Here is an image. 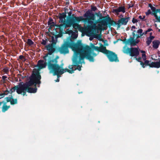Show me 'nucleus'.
<instances>
[{
  "label": "nucleus",
  "mask_w": 160,
  "mask_h": 160,
  "mask_svg": "<svg viewBox=\"0 0 160 160\" xmlns=\"http://www.w3.org/2000/svg\"><path fill=\"white\" fill-rule=\"evenodd\" d=\"M65 33L66 34H68L69 35H71L72 36L73 35V34H75V36L74 37V39L77 38V36L76 34L72 30H69V29H67V30L65 31Z\"/></svg>",
  "instance_id": "nucleus-21"
},
{
  "label": "nucleus",
  "mask_w": 160,
  "mask_h": 160,
  "mask_svg": "<svg viewBox=\"0 0 160 160\" xmlns=\"http://www.w3.org/2000/svg\"><path fill=\"white\" fill-rule=\"evenodd\" d=\"M152 34V33L151 32L150 33V36L147 38V41H146V43L147 45V46H149L151 44V42H152V40L155 37L152 36L151 35Z\"/></svg>",
  "instance_id": "nucleus-20"
},
{
  "label": "nucleus",
  "mask_w": 160,
  "mask_h": 160,
  "mask_svg": "<svg viewBox=\"0 0 160 160\" xmlns=\"http://www.w3.org/2000/svg\"><path fill=\"white\" fill-rule=\"evenodd\" d=\"M7 78V77L5 76H3L2 77V79H3V80L4 81H5L7 80L6 79Z\"/></svg>",
  "instance_id": "nucleus-43"
},
{
  "label": "nucleus",
  "mask_w": 160,
  "mask_h": 160,
  "mask_svg": "<svg viewBox=\"0 0 160 160\" xmlns=\"http://www.w3.org/2000/svg\"><path fill=\"white\" fill-rule=\"evenodd\" d=\"M59 78H58L57 79L55 80L56 82H59Z\"/></svg>",
  "instance_id": "nucleus-59"
},
{
  "label": "nucleus",
  "mask_w": 160,
  "mask_h": 160,
  "mask_svg": "<svg viewBox=\"0 0 160 160\" xmlns=\"http://www.w3.org/2000/svg\"><path fill=\"white\" fill-rule=\"evenodd\" d=\"M124 53L127 54H129L131 57H137L139 54L138 48H127L124 50Z\"/></svg>",
  "instance_id": "nucleus-10"
},
{
  "label": "nucleus",
  "mask_w": 160,
  "mask_h": 160,
  "mask_svg": "<svg viewBox=\"0 0 160 160\" xmlns=\"http://www.w3.org/2000/svg\"><path fill=\"white\" fill-rule=\"evenodd\" d=\"M136 28V27L134 26H132V29L131 30H132V29H135ZM137 28H136L137 29Z\"/></svg>",
  "instance_id": "nucleus-57"
},
{
  "label": "nucleus",
  "mask_w": 160,
  "mask_h": 160,
  "mask_svg": "<svg viewBox=\"0 0 160 160\" xmlns=\"http://www.w3.org/2000/svg\"><path fill=\"white\" fill-rule=\"evenodd\" d=\"M125 18L126 19V21H127V22H128V21L130 20V18L129 17Z\"/></svg>",
  "instance_id": "nucleus-49"
},
{
  "label": "nucleus",
  "mask_w": 160,
  "mask_h": 160,
  "mask_svg": "<svg viewBox=\"0 0 160 160\" xmlns=\"http://www.w3.org/2000/svg\"><path fill=\"white\" fill-rule=\"evenodd\" d=\"M12 95H10L9 97H6L5 99H6V100L7 101L6 102H10L11 99H12Z\"/></svg>",
  "instance_id": "nucleus-30"
},
{
  "label": "nucleus",
  "mask_w": 160,
  "mask_h": 160,
  "mask_svg": "<svg viewBox=\"0 0 160 160\" xmlns=\"http://www.w3.org/2000/svg\"><path fill=\"white\" fill-rule=\"evenodd\" d=\"M149 62L150 61H149L146 60L144 61V62H141L140 64L143 68H145L147 66H150V63H149Z\"/></svg>",
  "instance_id": "nucleus-24"
},
{
  "label": "nucleus",
  "mask_w": 160,
  "mask_h": 160,
  "mask_svg": "<svg viewBox=\"0 0 160 160\" xmlns=\"http://www.w3.org/2000/svg\"><path fill=\"white\" fill-rule=\"evenodd\" d=\"M160 14V16H158L157 15V14H155V15L154 16V17L155 18V19L157 20V22H160V12H158Z\"/></svg>",
  "instance_id": "nucleus-33"
},
{
  "label": "nucleus",
  "mask_w": 160,
  "mask_h": 160,
  "mask_svg": "<svg viewBox=\"0 0 160 160\" xmlns=\"http://www.w3.org/2000/svg\"><path fill=\"white\" fill-rule=\"evenodd\" d=\"M136 58V60L138 61V62H140V63H141V62H142L140 60L141 59V58L140 57H139L138 58Z\"/></svg>",
  "instance_id": "nucleus-42"
},
{
  "label": "nucleus",
  "mask_w": 160,
  "mask_h": 160,
  "mask_svg": "<svg viewBox=\"0 0 160 160\" xmlns=\"http://www.w3.org/2000/svg\"><path fill=\"white\" fill-rule=\"evenodd\" d=\"M108 50L106 49V48L102 44H100V47L99 48L98 50L99 52H102L105 54H106V53L108 51Z\"/></svg>",
  "instance_id": "nucleus-19"
},
{
  "label": "nucleus",
  "mask_w": 160,
  "mask_h": 160,
  "mask_svg": "<svg viewBox=\"0 0 160 160\" xmlns=\"http://www.w3.org/2000/svg\"><path fill=\"white\" fill-rule=\"evenodd\" d=\"M27 44L29 46H31L34 44V42L30 39H27Z\"/></svg>",
  "instance_id": "nucleus-31"
},
{
  "label": "nucleus",
  "mask_w": 160,
  "mask_h": 160,
  "mask_svg": "<svg viewBox=\"0 0 160 160\" xmlns=\"http://www.w3.org/2000/svg\"><path fill=\"white\" fill-rule=\"evenodd\" d=\"M7 102H4L2 108V111L3 112H5L7 111L8 108H10V106H7L6 105Z\"/></svg>",
  "instance_id": "nucleus-25"
},
{
  "label": "nucleus",
  "mask_w": 160,
  "mask_h": 160,
  "mask_svg": "<svg viewBox=\"0 0 160 160\" xmlns=\"http://www.w3.org/2000/svg\"><path fill=\"white\" fill-rule=\"evenodd\" d=\"M97 55V54L94 52L93 51H92V50L81 53L78 55L76 64L73 62L75 58V56H74L72 60L73 64L69 66V68L70 70H73L74 71L77 69L80 71L81 70L82 63H85L84 61L85 58L88 60L90 62H93L94 61V57Z\"/></svg>",
  "instance_id": "nucleus-4"
},
{
  "label": "nucleus",
  "mask_w": 160,
  "mask_h": 160,
  "mask_svg": "<svg viewBox=\"0 0 160 160\" xmlns=\"http://www.w3.org/2000/svg\"><path fill=\"white\" fill-rule=\"evenodd\" d=\"M10 92L9 91L7 90L4 91V92L2 93H0V96L1 97V98H3L5 95H7Z\"/></svg>",
  "instance_id": "nucleus-28"
},
{
  "label": "nucleus",
  "mask_w": 160,
  "mask_h": 160,
  "mask_svg": "<svg viewBox=\"0 0 160 160\" xmlns=\"http://www.w3.org/2000/svg\"><path fill=\"white\" fill-rule=\"evenodd\" d=\"M147 30L148 31L147 32H150V31H152V28H148V30Z\"/></svg>",
  "instance_id": "nucleus-54"
},
{
  "label": "nucleus",
  "mask_w": 160,
  "mask_h": 160,
  "mask_svg": "<svg viewBox=\"0 0 160 160\" xmlns=\"http://www.w3.org/2000/svg\"><path fill=\"white\" fill-rule=\"evenodd\" d=\"M45 62L43 60H39L37 63V66L38 67V69L40 70L45 68L47 65H48V62H47V60H45Z\"/></svg>",
  "instance_id": "nucleus-15"
},
{
  "label": "nucleus",
  "mask_w": 160,
  "mask_h": 160,
  "mask_svg": "<svg viewBox=\"0 0 160 160\" xmlns=\"http://www.w3.org/2000/svg\"><path fill=\"white\" fill-rule=\"evenodd\" d=\"M9 92H10V93L11 94H12V93L13 92V90H12V88L10 89V90Z\"/></svg>",
  "instance_id": "nucleus-58"
},
{
  "label": "nucleus",
  "mask_w": 160,
  "mask_h": 160,
  "mask_svg": "<svg viewBox=\"0 0 160 160\" xmlns=\"http://www.w3.org/2000/svg\"><path fill=\"white\" fill-rule=\"evenodd\" d=\"M11 105H13L16 104L18 103L17 99V98L13 99V97L10 102Z\"/></svg>",
  "instance_id": "nucleus-27"
},
{
  "label": "nucleus",
  "mask_w": 160,
  "mask_h": 160,
  "mask_svg": "<svg viewBox=\"0 0 160 160\" xmlns=\"http://www.w3.org/2000/svg\"><path fill=\"white\" fill-rule=\"evenodd\" d=\"M96 35L98 36V37L97 38L98 39H101L102 37L100 34H97Z\"/></svg>",
  "instance_id": "nucleus-44"
},
{
  "label": "nucleus",
  "mask_w": 160,
  "mask_h": 160,
  "mask_svg": "<svg viewBox=\"0 0 160 160\" xmlns=\"http://www.w3.org/2000/svg\"><path fill=\"white\" fill-rule=\"evenodd\" d=\"M149 67L150 68H160V60L158 62H152L150 63Z\"/></svg>",
  "instance_id": "nucleus-17"
},
{
  "label": "nucleus",
  "mask_w": 160,
  "mask_h": 160,
  "mask_svg": "<svg viewBox=\"0 0 160 160\" xmlns=\"http://www.w3.org/2000/svg\"><path fill=\"white\" fill-rule=\"evenodd\" d=\"M23 82L19 83L18 85V88L17 89V92L18 94H21L22 93V95L27 96L26 95V92H27V88L28 87L27 82L22 84Z\"/></svg>",
  "instance_id": "nucleus-11"
},
{
  "label": "nucleus",
  "mask_w": 160,
  "mask_h": 160,
  "mask_svg": "<svg viewBox=\"0 0 160 160\" xmlns=\"http://www.w3.org/2000/svg\"><path fill=\"white\" fill-rule=\"evenodd\" d=\"M145 14L147 16L149 15L150 14L152 15V12H151L150 9H148L147 12H145Z\"/></svg>",
  "instance_id": "nucleus-37"
},
{
  "label": "nucleus",
  "mask_w": 160,
  "mask_h": 160,
  "mask_svg": "<svg viewBox=\"0 0 160 160\" xmlns=\"http://www.w3.org/2000/svg\"><path fill=\"white\" fill-rule=\"evenodd\" d=\"M138 34L140 36H143V30L141 29H139L137 31Z\"/></svg>",
  "instance_id": "nucleus-32"
},
{
  "label": "nucleus",
  "mask_w": 160,
  "mask_h": 160,
  "mask_svg": "<svg viewBox=\"0 0 160 160\" xmlns=\"http://www.w3.org/2000/svg\"><path fill=\"white\" fill-rule=\"evenodd\" d=\"M148 6L151 8V9L152 11V15L154 16L155 15V14H157V9L156 8L152 6L151 3H149L148 4Z\"/></svg>",
  "instance_id": "nucleus-23"
},
{
  "label": "nucleus",
  "mask_w": 160,
  "mask_h": 160,
  "mask_svg": "<svg viewBox=\"0 0 160 160\" xmlns=\"http://www.w3.org/2000/svg\"><path fill=\"white\" fill-rule=\"evenodd\" d=\"M50 74H52L53 76L57 75V78H59L60 75L66 72L65 69L63 68L62 65H59L49 70Z\"/></svg>",
  "instance_id": "nucleus-8"
},
{
  "label": "nucleus",
  "mask_w": 160,
  "mask_h": 160,
  "mask_svg": "<svg viewBox=\"0 0 160 160\" xmlns=\"http://www.w3.org/2000/svg\"><path fill=\"white\" fill-rule=\"evenodd\" d=\"M138 18L140 19L142 21H143V19H142L143 18H142V17L141 16V15L139 16L138 17Z\"/></svg>",
  "instance_id": "nucleus-51"
},
{
  "label": "nucleus",
  "mask_w": 160,
  "mask_h": 160,
  "mask_svg": "<svg viewBox=\"0 0 160 160\" xmlns=\"http://www.w3.org/2000/svg\"><path fill=\"white\" fill-rule=\"evenodd\" d=\"M45 48L48 52V53L46 54L45 56L43 57V58L44 60H47V58L49 56L48 55H51L56 51V48L54 47V45H52V44H49L46 46Z\"/></svg>",
  "instance_id": "nucleus-13"
},
{
  "label": "nucleus",
  "mask_w": 160,
  "mask_h": 160,
  "mask_svg": "<svg viewBox=\"0 0 160 160\" xmlns=\"http://www.w3.org/2000/svg\"><path fill=\"white\" fill-rule=\"evenodd\" d=\"M69 48L72 49L74 52V56H75V58L73 62L76 64L78 55L92 49L89 46H84L81 42L75 43L72 40L69 38L64 42L60 47L58 48L57 50L60 54L65 55L69 53Z\"/></svg>",
  "instance_id": "nucleus-1"
},
{
  "label": "nucleus",
  "mask_w": 160,
  "mask_h": 160,
  "mask_svg": "<svg viewBox=\"0 0 160 160\" xmlns=\"http://www.w3.org/2000/svg\"><path fill=\"white\" fill-rule=\"evenodd\" d=\"M51 24H54V25H57L54 22H51Z\"/></svg>",
  "instance_id": "nucleus-62"
},
{
  "label": "nucleus",
  "mask_w": 160,
  "mask_h": 160,
  "mask_svg": "<svg viewBox=\"0 0 160 160\" xmlns=\"http://www.w3.org/2000/svg\"><path fill=\"white\" fill-rule=\"evenodd\" d=\"M136 39H137L138 38H140L141 36L138 34H137V35L136 34Z\"/></svg>",
  "instance_id": "nucleus-50"
},
{
  "label": "nucleus",
  "mask_w": 160,
  "mask_h": 160,
  "mask_svg": "<svg viewBox=\"0 0 160 160\" xmlns=\"http://www.w3.org/2000/svg\"><path fill=\"white\" fill-rule=\"evenodd\" d=\"M91 9H88L84 14L83 17L89 20V22L90 23H101L103 26H105V24L108 17V15L106 16H102V14L100 11L98 12H96L93 13L92 12H95L98 9L95 6L91 5Z\"/></svg>",
  "instance_id": "nucleus-3"
},
{
  "label": "nucleus",
  "mask_w": 160,
  "mask_h": 160,
  "mask_svg": "<svg viewBox=\"0 0 160 160\" xmlns=\"http://www.w3.org/2000/svg\"><path fill=\"white\" fill-rule=\"evenodd\" d=\"M141 52L142 53H145V51H143V50L141 51Z\"/></svg>",
  "instance_id": "nucleus-61"
},
{
  "label": "nucleus",
  "mask_w": 160,
  "mask_h": 160,
  "mask_svg": "<svg viewBox=\"0 0 160 160\" xmlns=\"http://www.w3.org/2000/svg\"><path fill=\"white\" fill-rule=\"evenodd\" d=\"M53 20L52 19L50 18H49V21L48 22V25H50L51 24Z\"/></svg>",
  "instance_id": "nucleus-38"
},
{
  "label": "nucleus",
  "mask_w": 160,
  "mask_h": 160,
  "mask_svg": "<svg viewBox=\"0 0 160 160\" xmlns=\"http://www.w3.org/2000/svg\"><path fill=\"white\" fill-rule=\"evenodd\" d=\"M99 47H98V46H95L94 50L98 52L99 49Z\"/></svg>",
  "instance_id": "nucleus-45"
},
{
  "label": "nucleus",
  "mask_w": 160,
  "mask_h": 160,
  "mask_svg": "<svg viewBox=\"0 0 160 160\" xmlns=\"http://www.w3.org/2000/svg\"><path fill=\"white\" fill-rule=\"evenodd\" d=\"M143 58V60L144 61H145L146 60H146V57H144V58Z\"/></svg>",
  "instance_id": "nucleus-60"
},
{
  "label": "nucleus",
  "mask_w": 160,
  "mask_h": 160,
  "mask_svg": "<svg viewBox=\"0 0 160 160\" xmlns=\"http://www.w3.org/2000/svg\"><path fill=\"white\" fill-rule=\"evenodd\" d=\"M18 88V86L16 85L14 87H13L12 88V89L13 91V92H15V90H16V91H17V89Z\"/></svg>",
  "instance_id": "nucleus-41"
},
{
  "label": "nucleus",
  "mask_w": 160,
  "mask_h": 160,
  "mask_svg": "<svg viewBox=\"0 0 160 160\" xmlns=\"http://www.w3.org/2000/svg\"><path fill=\"white\" fill-rule=\"evenodd\" d=\"M75 21L72 22V26L75 29H78L82 32H86L89 36H92V32L96 29L95 23H90L88 18H84L82 16L76 17Z\"/></svg>",
  "instance_id": "nucleus-2"
},
{
  "label": "nucleus",
  "mask_w": 160,
  "mask_h": 160,
  "mask_svg": "<svg viewBox=\"0 0 160 160\" xmlns=\"http://www.w3.org/2000/svg\"><path fill=\"white\" fill-rule=\"evenodd\" d=\"M75 34H73V36H72V35H71V37H72V38H74V37H75Z\"/></svg>",
  "instance_id": "nucleus-64"
},
{
  "label": "nucleus",
  "mask_w": 160,
  "mask_h": 160,
  "mask_svg": "<svg viewBox=\"0 0 160 160\" xmlns=\"http://www.w3.org/2000/svg\"><path fill=\"white\" fill-rule=\"evenodd\" d=\"M105 55L110 62H119L117 55L115 52L108 50Z\"/></svg>",
  "instance_id": "nucleus-12"
},
{
  "label": "nucleus",
  "mask_w": 160,
  "mask_h": 160,
  "mask_svg": "<svg viewBox=\"0 0 160 160\" xmlns=\"http://www.w3.org/2000/svg\"><path fill=\"white\" fill-rule=\"evenodd\" d=\"M2 103H3V102H0V106L1 105Z\"/></svg>",
  "instance_id": "nucleus-63"
},
{
  "label": "nucleus",
  "mask_w": 160,
  "mask_h": 160,
  "mask_svg": "<svg viewBox=\"0 0 160 160\" xmlns=\"http://www.w3.org/2000/svg\"><path fill=\"white\" fill-rule=\"evenodd\" d=\"M47 42L48 40L47 39L44 40L43 39L42 40V42H41V44L43 45H45Z\"/></svg>",
  "instance_id": "nucleus-39"
},
{
  "label": "nucleus",
  "mask_w": 160,
  "mask_h": 160,
  "mask_svg": "<svg viewBox=\"0 0 160 160\" xmlns=\"http://www.w3.org/2000/svg\"><path fill=\"white\" fill-rule=\"evenodd\" d=\"M41 77L39 71L37 70L29 77V80L27 82V92L30 93H35L37 92L36 85L41 83Z\"/></svg>",
  "instance_id": "nucleus-5"
},
{
  "label": "nucleus",
  "mask_w": 160,
  "mask_h": 160,
  "mask_svg": "<svg viewBox=\"0 0 160 160\" xmlns=\"http://www.w3.org/2000/svg\"><path fill=\"white\" fill-rule=\"evenodd\" d=\"M67 13H68V19H69L70 18H72V17H74V14H73L72 15V11H70L69 12H68Z\"/></svg>",
  "instance_id": "nucleus-29"
},
{
  "label": "nucleus",
  "mask_w": 160,
  "mask_h": 160,
  "mask_svg": "<svg viewBox=\"0 0 160 160\" xmlns=\"http://www.w3.org/2000/svg\"><path fill=\"white\" fill-rule=\"evenodd\" d=\"M98 24L97 25V24H96V29H95V32H92V36L96 34L95 33L96 32H98V30H102V27L103 26L102 24L101 23H98ZM103 26H104L103 25Z\"/></svg>",
  "instance_id": "nucleus-18"
},
{
  "label": "nucleus",
  "mask_w": 160,
  "mask_h": 160,
  "mask_svg": "<svg viewBox=\"0 0 160 160\" xmlns=\"http://www.w3.org/2000/svg\"><path fill=\"white\" fill-rule=\"evenodd\" d=\"M138 22V20L137 19L135 18H132V22L133 23H137Z\"/></svg>",
  "instance_id": "nucleus-40"
},
{
  "label": "nucleus",
  "mask_w": 160,
  "mask_h": 160,
  "mask_svg": "<svg viewBox=\"0 0 160 160\" xmlns=\"http://www.w3.org/2000/svg\"><path fill=\"white\" fill-rule=\"evenodd\" d=\"M65 70L66 71V72H69V73H71V74L74 73V70H69V69L68 68H65Z\"/></svg>",
  "instance_id": "nucleus-36"
},
{
  "label": "nucleus",
  "mask_w": 160,
  "mask_h": 160,
  "mask_svg": "<svg viewBox=\"0 0 160 160\" xmlns=\"http://www.w3.org/2000/svg\"><path fill=\"white\" fill-rule=\"evenodd\" d=\"M133 37H130L126 41L125 43L126 44H130L131 46H134L136 44L138 43L139 42V40L137 39H135L136 34L135 33H132Z\"/></svg>",
  "instance_id": "nucleus-14"
},
{
  "label": "nucleus",
  "mask_w": 160,
  "mask_h": 160,
  "mask_svg": "<svg viewBox=\"0 0 160 160\" xmlns=\"http://www.w3.org/2000/svg\"><path fill=\"white\" fill-rule=\"evenodd\" d=\"M147 30H146L144 32H143V35H145L148 32H147Z\"/></svg>",
  "instance_id": "nucleus-53"
},
{
  "label": "nucleus",
  "mask_w": 160,
  "mask_h": 160,
  "mask_svg": "<svg viewBox=\"0 0 160 160\" xmlns=\"http://www.w3.org/2000/svg\"><path fill=\"white\" fill-rule=\"evenodd\" d=\"M152 47L153 48L157 49L160 44V41L158 40H155L152 41Z\"/></svg>",
  "instance_id": "nucleus-22"
},
{
  "label": "nucleus",
  "mask_w": 160,
  "mask_h": 160,
  "mask_svg": "<svg viewBox=\"0 0 160 160\" xmlns=\"http://www.w3.org/2000/svg\"><path fill=\"white\" fill-rule=\"evenodd\" d=\"M134 6V5L133 4H129L128 6V8H130L133 7Z\"/></svg>",
  "instance_id": "nucleus-48"
},
{
  "label": "nucleus",
  "mask_w": 160,
  "mask_h": 160,
  "mask_svg": "<svg viewBox=\"0 0 160 160\" xmlns=\"http://www.w3.org/2000/svg\"><path fill=\"white\" fill-rule=\"evenodd\" d=\"M51 39V42H52L51 44H52L54 45H55L56 44V41L55 40L54 37L53 36H52Z\"/></svg>",
  "instance_id": "nucleus-34"
},
{
  "label": "nucleus",
  "mask_w": 160,
  "mask_h": 160,
  "mask_svg": "<svg viewBox=\"0 0 160 160\" xmlns=\"http://www.w3.org/2000/svg\"><path fill=\"white\" fill-rule=\"evenodd\" d=\"M49 27L48 28V30L49 31L50 30H51L53 27L55 26L56 27L58 28H59L60 29H62L60 26H58L59 25H54V24H51L49 25Z\"/></svg>",
  "instance_id": "nucleus-26"
},
{
  "label": "nucleus",
  "mask_w": 160,
  "mask_h": 160,
  "mask_svg": "<svg viewBox=\"0 0 160 160\" xmlns=\"http://www.w3.org/2000/svg\"><path fill=\"white\" fill-rule=\"evenodd\" d=\"M9 70V68L8 67H6L4 68L3 69V71L4 72L6 73H8Z\"/></svg>",
  "instance_id": "nucleus-35"
},
{
  "label": "nucleus",
  "mask_w": 160,
  "mask_h": 160,
  "mask_svg": "<svg viewBox=\"0 0 160 160\" xmlns=\"http://www.w3.org/2000/svg\"><path fill=\"white\" fill-rule=\"evenodd\" d=\"M105 24V26L108 25L109 27H110L113 25H117L118 28H120L121 25H126L127 23V21L124 18H121L118 21V22L113 20H112L109 15Z\"/></svg>",
  "instance_id": "nucleus-7"
},
{
  "label": "nucleus",
  "mask_w": 160,
  "mask_h": 160,
  "mask_svg": "<svg viewBox=\"0 0 160 160\" xmlns=\"http://www.w3.org/2000/svg\"><path fill=\"white\" fill-rule=\"evenodd\" d=\"M142 58L146 57V55L145 53H142Z\"/></svg>",
  "instance_id": "nucleus-52"
},
{
  "label": "nucleus",
  "mask_w": 160,
  "mask_h": 160,
  "mask_svg": "<svg viewBox=\"0 0 160 160\" xmlns=\"http://www.w3.org/2000/svg\"><path fill=\"white\" fill-rule=\"evenodd\" d=\"M59 58V56H57L54 59H52V57L51 56H49L47 58V60L48 61V70L59 65L58 64L57 60Z\"/></svg>",
  "instance_id": "nucleus-9"
},
{
  "label": "nucleus",
  "mask_w": 160,
  "mask_h": 160,
  "mask_svg": "<svg viewBox=\"0 0 160 160\" xmlns=\"http://www.w3.org/2000/svg\"><path fill=\"white\" fill-rule=\"evenodd\" d=\"M68 9L67 8L64 9V12L62 13H59L57 16L58 18L59 19V23L61 24L59 25L58 26H60L62 29L67 28L70 27L72 26L73 22H74L75 19L77 18L76 16L72 17L69 19H67L66 21V18L67 17L66 14L68 12Z\"/></svg>",
  "instance_id": "nucleus-6"
},
{
  "label": "nucleus",
  "mask_w": 160,
  "mask_h": 160,
  "mask_svg": "<svg viewBox=\"0 0 160 160\" xmlns=\"http://www.w3.org/2000/svg\"><path fill=\"white\" fill-rule=\"evenodd\" d=\"M122 12L123 13H124L125 12L124 6L119 7L117 9H113L112 11V13L117 15H118L119 14V12Z\"/></svg>",
  "instance_id": "nucleus-16"
},
{
  "label": "nucleus",
  "mask_w": 160,
  "mask_h": 160,
  "mask_svg": "<svg viewBox=\"0 0 160 160\" xmlns=\"http://www.w3.org/2000/svg\"><path fill=\"white\" fill-rule=\"evenodd\" d=\"M91 47L93 49H94L95 47V46L94 44H92Z\"/></svg>",
  "instance_id": "nucleus-47"
},
{
  "label": "nucleus",
  "mask_w": 160,
  "mask_h": 160,
  "mask_svg": "<svg viewBox=\"0 0 160 160\" xmlns=\"http://www.w3.org/2000/svg\"><path fill=\"white\" fill-rule=\"evenodd\" d=\"M156 12H157V13L158 12H160V9H157Z\"/></svg>",
  "instance_id": "nucleus-56"
},
{
  "label": "nucleus",
  "mask_w": 160,
  "mask_h": 160,
  "mask_svg": "<svg viewBox=\"0 0 160 160\" xmlns=\"http://www.w3.org/2000/svg\"><path fill=\"white\" fill-rule=\"evenodd\" d=\"M142 18V19H143V21H146V19H145V18H146V16H143V17Z\"/></svg>",
  "instance_id": "nucleus-55"
},
{
  "label": "nucleus",
  "mask_w": 160,
  "mask_h": 160,
  "mask_svg": "<svg viewBox=\"0 0 160 160\" xmlns=\"http://www.w3.org/2000/svg\"><path fill=\"white\" fill-rule=\"evenodd\" d=\"M24 58V57L22 55H20L19 56V58L20 59H22L23 58Z\"/></svg>",
  "instance_id": "nucleus-46"
}]
</instances>
